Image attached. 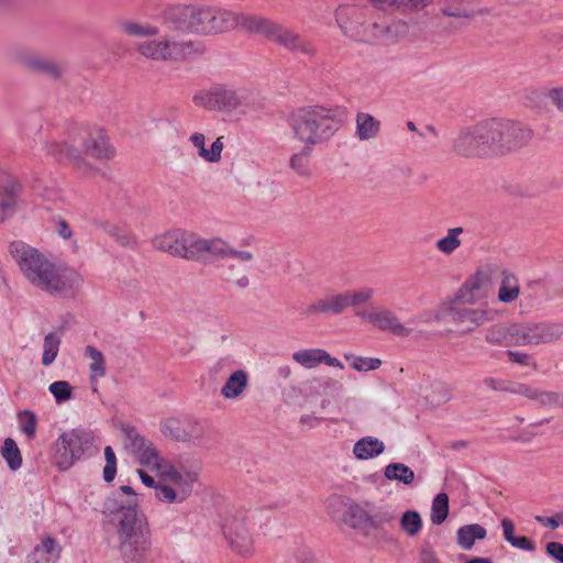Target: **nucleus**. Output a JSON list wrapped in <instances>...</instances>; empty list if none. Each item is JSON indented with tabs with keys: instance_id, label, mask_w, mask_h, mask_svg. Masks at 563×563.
<instances>
[{
	"instance_id": "44",
	"label": "nucleus",
	"mask_w": 563,
	"mask_h": 563,
	"mask_svg": "<svg viewBox=\"0 0 563 563\" xmlns=\"http://www.w3.org/2000/svg\"><path fill=\"white\" fill-rule=\"evenodd\" d=\"M487 530H456L455 541L460 549L470 551L477 540H483Z\"/></svg>"
},
{
	"instance_id": "9",
	"label": "nucleus",
	"mask_w": 563,
	"mask_h": 563,
	"mask_svg": "<svg viewBox=\"0 0 563 563\" xmlns=\"http://www.w3.org/2000/svg\"><path fill=\"white\" fill-rule=\"evenodd\" d=\"M373 295L374 290L369 287L330 294L311 301L302 309L301 314L306 318L318 314L338 316L350 307H357L361 303L367 302L372 299Z\"/></svg>"
},
{
	"instance_id": "50",
	"label": "nucleus",
	"mask_w": 563,
	"mask_h": 563,
	"mask_svg": "<svg viewBox=\"0 0 563 563\" xmlns=\"http://www.w3.org/2000/svg\"><path fill=\"white\" fill-rule=\"evenodd\" d=\"M36 553H42L45 560H57L62 552V547L51 537H46L34 549Z\"/></svg>"
},
{
	"instance_id": "25",
	"label": "nucleus",
	"mask_w": 563,
	"mask_h": 563,
	"mask_svg": "<svg viewBox=\"0 0 563 563\" xmlns=\"http://www.w3.org/2000/svg\"><path fill=\"white\" fill-rule=\"evenodd\" d=\"M563 393L555 390H547L540 387L527 384L523 397L532 401L539 409H556L560 408Z\"/></svg>"
},
{
	"instance_id": "20",
	"label": "nucleus",
	"mask_w": 563,
	"mask_h": 563,
	"mask_svg": "<svg viewBox=\"0 0 563 563\" xmlns=\"http://www.w3.org/2000/svg\"><path fill=\"white\" fill-rule=\"evenodd\" d=\"M356 316L372 323L382 331H388L397 336H409L411 329L402 325L398 317L391 310L374 308L372 310L356 311Z\"/></svg>"
},
{
	"instance_id": "29",
	"label": "nucleus",
	"mask_w": 563,
	"mask_h": 563,
	"mask_svg": "<svg viewBox=\"0 0 563 563\" xmlns=\"http://www.w3.org/2000/svg\"><path fill=\"white\" fill-rule=\"evenodd\" d=\"M485 341L494 346L515 345V323H496L486 330Z\"/></svg>"
},
{
	"instance_id": "42",
	"label": "nucleus",
	"mask_w": 563,
	"mask_h": 563,
	"mask_svg": "<svg viewBox=\"0 0 563 563\" xmlns=\"http://www.w3.org/2000/svg\"><path fill=\"white\" fill-rule=\"evenodd\" d=\"M312 146L302 144V148L290 157V167L301 176L309 175V161L312 153Z\"/></svg>"
},
{
	"instance_id": "14",
	"label": "nucleus",
	"mask_w": 563,
	"mask_h": 563,
	"mask_svg": "<svg viewBox=\"0 0 563 563\" xmlns=\"http://www.w3.org/2000/svg\"><path fill=\"white\" fill-rule=\"evenodd\" d=\"M452 151L464 157H483L489 155L482 122L462 129L452 141Z\"/></svg>"
},
{
	"instance_id": "4",
	"label": "nucleus",
	"mask_w": 563,
	"mask_h": 563,
	"mask_svg": "<svg viewBox=\"0 0 563 563\" xmlns=\"http://www.w3.org/2000/svg\"><path fill=\"white\" fill-rule=\"evenodd\" d=\"M47 153L56 161L71 164L79 173L88 175L95 167L88 163L82 153L99 161H108L114 156V148L109 139L102 133L90 134L82 143V151L63 142L52 143L47 146Z\"/></svg>"
},
{
	"instance_id": "26",
	"label": "nucleus",
	"mask_w": 563,
	"mask_h": 563,
	"mask_svg": "<svg viewBox=\"0 0 563 563\" xmlns=\"http://www.w3.org/2000/svg\"><path fill=\"white\" fill-rule=\"evenodd\" d=\"M230 247L231 246L221 239H202L197 235L194 261L202 260L206 254L217 260L229 258Z\"/></svg>"
},
{
	"instance_id": "45",
	"label": "nucleus",
	"mask_w": 563,
	"mask_h": 563,
	"mask_svg": "<svg viewBox=\"0 0 563 563\" xmlns=\"http://www.w3.org/2000/svg\"><path fill=\"white\" fill-rule=\"evenodd\" d=\"M154 496L158 501L173 504L183 503L184 493H176L170 483L158 481L157 486L154 489Z\"/></svg>"
},
{
	"instance_id": "47",
	"label": "nucleus",
	"mask_w": 563,
	"mask_h": 563,
	"mask_svg": "<svg viewBox=\"0 0 563 563\" xmlns=\"http://www.w3.org/2000/svg\"><path fill=\"white\" fill-rule=\"evenodd\" d=\"M197 479L195 473L186 472L177 474V477L173 478L169 483L176 493H184V500H186L192 492L194 483Z\"/></svg>"
},
{
	"instance_id": "32",
	"label": "nucleus",
	"mask_w": 563,
	"mask_h": 563,
	"mask_svg": "<svg viewBox=\"0 0 563 563\" xmlns=\"http://www.w3.org/2000/svg\"><path fill=\"white\" fill-rule=\"evenodd\" d=\"M249 374L244 369L234 371L221 387V395L225 399L239 398L247 388Z\"/></svg>"
},
{
	"instance_id": "53",
	"label": "nucleus",
	"mask_w": 563,
	"mask_h": 563,
	"mask_svg": "<svg viewBox=\"0 0 563 563\" xmlns=\"http://www.w3.org/2000/svg\"><path fill=\"white\" fill-rule=\"evenodd\" d=\"M48 389L58 404L64 402L71 397V386L66 380L54 382L49 385Z\"/></svg>"
},
{
	"instance_id": "1",
	"label": "nucleus",
	"mask_w": 563,
	"mask_h": 563,
	"mask_svg": "<svg viewBox=\"0 0 563 563\" xmlns=\"http://www.w3.org/2000/svg\"><path fill=\"white\" fill-rule=\"evenodd\" d=\"M9 252L23 277L34 287L53 296H73L82 284L84 279L76 269L56 265L23 241L11 242Z\"/></svg>"
},
{
	"instance_id": "34",
	"label": "nucleus",
	"mask_w": 563,
	"mask_h": 563,
	"mask_svg": "<svg viewBox=\"0 0 563 563\" xmlns=\"http://www.w3.org/2000/svg\"><path fill=\"white\" fill-rule=\"evenodd\" d=\"M384 451V442L369 435L357 440L353 446V454L357 460H371L380 455Z\"/></svg>"
},
{
	"instance_id": "64",
	"label": "nucleus",
	"mask_w": 563,
	"mask_h": 563,
	"mask_svg": "<svg viewBox=\"0 0 563 563\" xmlns=\"http://www.w3.org/2000/svg\"><path fill=\"white\" fill-rule=\"evenodd\" d=\"M297 561L299 563H316L317 558L314 553L309 549H303L297 553Z\"/></svg>"
},
{
	"instance_id": "49",
	"label": "nucleus",
	"mask_w": 563,
	"mask_h": 563,
	"mask_svg": "<svg viewBox=\"0 0 563 563\" xmlns=\"http://www.w3.org/2000/svg\"><path fill=\"white\" fill-rule=\"evenodd\" d=\"M161 430L165 437H169L175 441L183 442L184 419L168 418L162 423Z\"/></svg>"
},
{
	"instance_id": "17",
	"label": "nucleus",
	"mask_w": 563,
	"mask_h": 563,
	"mask_svg": "<svg viewBox=\"0 0 563 563\" xmlns=\"http://www.w3.org/2000/svg\"><path fill=\"white\" fill-rule=\"evenodd\" d=\"M104 511L112 516V522L118 523L119 528H143L147 525L136 503L122 505L115 495L107 499Z\"/></svg>"
},
{
	"instance_id": "6",
	"label": "nucleus",
	"mask_w": 563,
	"mask_h": 563,
	"mask_svg": "<svg viewBox=\"0 0 563 563\" xmlns=\"http://www.w3.org/2000/svg\"><path fill=\"white\" fill-rule=\"evenodd\" d=\"M488 154L504 155L528 144L531 131L510 120L481 121Z\"/></svg>"
},
{
	"instance_id": "59",
	"label": "nucleus",
	"mask_w": 563,
	"mask_h": 563,
	"mask_svg": "<svg viewBox=\"0 0 563 563\" xmlns=\"http://www.w3.org/2000/svg\"><path fill=\"white\" fill-rule=\"evenodd\" d=\"M534 520L547 528H558L560 526H563V512L555 514L551 517L545 516H536Z\"/></svg>"
},
{
	"instance_id": "16",
	"label": "nucleus",
	"mask_w": 563,
	"mask_h": 563,
	"mask_svg": "<svg viewBox=\"0 0 563 563\" xmlns=\"http://www.w3.org/2000/svg\"><path fill=\"white\" fill-rule=\"evenodd\" d=\"M125 563H144L150 541L144 530H117Z\"/></svg>"
},
{
	"instance_id": "19",
	"label": "nucleus",
	"mask_w": 563,
	"mask_h": 563,
	"mask_svg": "<svg viewBox=\"0 0 563 563\" xmlns=\"http://www.w3.org/2000/svg\"><path fill=\"white\" fill-rule=\"evenodd\" d=\"M492 275L488 271L478 269L455 294V302L473 305L487 295L492 287Z\"/></svg>"
},
{
	"instance_id": "60",
	"label": "nucleus",
	"mask_w": 563,
	"mask_h": 563,
	"mask_svg": "<svg viewBox=\"0 0 563 563\" xmlns=\"http://www.w3.org/2000/svg\"><path fill=\"white\" fill-rule=\"evenodd\" d=\"M155 470H157L159 472L161 476L165 481H168V483L173 478L177 477V474H179V471L175 466L169 464L167 461H165L164 459H162V466L155 467Z\"/></svg>"
},
{
	"instance_id": "38",
	"label": "nucleus",
	"mask_w": 563,
	"mask_h": 563,
	"mask_svg": "<svg viewBox=\"0 0 563 563\" xmlns=\"http://www.w3.org/2000/svg\"><path fill=\"white\" fill-rule=\"evenodd\" d=\"M384 476L389 481H398L411 485L415 481L413 471L404 463H390L384 468Z\"/></svg>"
},
{
	"instance_id": "12",
	"label": "nucleus",
	"mask_w": 563,
	"mask_h": 563,
	"mask_svg": "<svg viewBox=\"0 0 563 563\" xmlns=\"http://www.w3.org/2000/svg\"><path fill=\"white\" fill-rule=\"evenodd\" d=\"M562 338V323L549 321L515 323V346L548 344Z\"/></svg>"
},
{
	"instance_id": "35",
	"label": "nucleus",
	"mask_w": 563,
	"mask_h": 563,
	"mask_svg": "<svg viewBox=\"0 0 563 563\" xmlns=\"http://www.w3.org/2000/svg\"><path fill=\"white\" fill-rule=\"evenodd\" d=\"M356 131L355 135L360 141H367L375 139L380 129V122L372 114L366 112H358L356 114Z\"/></svg>"
},
{
	"instance_id": "54",
	"label": "nucleus",
	"mask_w": 563,
	"mask_h": 563,
	"mask_svg": "<svg viewBox=\"0 0 563 563\" xmlns=\"http://www.w3.org/2000/svg\"><path fill=\"white\" fill-rule=\"evenodd\" d=\"M106 466L103 468V479L110 483L117 474V457L113 449L108 445L104 448Z\"/></svg>"
},
{
	"instance_id": "3",
	"label": "nucleus",
	"mask_w": 563,
	"mask_h": 563,
	"mask_svg": "<svg viewBox=\"0 0 563 563\" xmlns=\"http://www.w3.org/2000/svg\"><path fill=\"white\" fill-rule=\"evenodd\" d=\"M165 22L181 32L197 35L219 34L234 27L235 13L207 4L170 5L163 12Z\"/></svg>"
},
{
	"instance_id": "23",
	"label": "nucleus",
	"mask_w": 563,
	"mask_h": 563,
	"mask_svg": "<svg viewBox=\"0 0 563 563\" xmlns=\"http://www.w3.org/2000/svg\"><path fill=\"white\" fill-rule=\"evenodd\" d=\"M292 360L305 368H314L321 363L332 367L343 368V364L336 357L331 356L323 349H302L292 354Z\"/></svg>"
},
{
	"instance_id": "10",
	"label": "nucleus",
	"mask_w": 563,
	"mask_h": 563,
	"mask_svg": "<svg viewBox=\"0 0 563 563\" xmlns=\"http://www.w3.org/2000/svg\"><path fill=\"white\" fill-rule=\"evenodd\" d=\"M342 508L341 521L350 528L378 527L390 525L394 515L388 511L373 512L369 505H360L356 503L345 504L340 496H332L328 500V509L331 516L335 517L334 508Z\"/></svg>"
},
{
	"instance_id": "41",
	"label": "nucleus",
	"mask_w": 563,
	"mask_h": 563,
	"mask_svg": "<svg viewBox=\"0 0 563 563\" xmlns=\"http://www.w3.org/2000/svg\"><path fill=\"white\" fill-rule=\"evenodd\" d=\"M463 233L462 227H455L448 230L444 238L439 239L435 243L437 249L443 254H452L456 249L461 246V240L459 236Z\"/></svg>"
},
{
	"instance_id": "18",
	"label": "nucleus",
	"mask_w": 563,
	"mask_h": 563,
	"mask_svg": "<svg viewBox=\"0 0 563 563\" xmlns=\"http://www.w3.org/2000/svg\"><path fill=\"white\" fill-rule=\"evenodd\" d=\"M335 20L342 32L355 41L366 38V10L357 7H340L335 12Z\"/></svg>"
},
{
	"instance_id": "58",
	"label": "nucleus",
	"mask_w": 563,
	"mask_h": 563,
	"mask_svg": "<svg viewBox=\"0 0 563 563\" xmlns=\"http://www.w3.org/2000/svg\"><path fill=\"white\" fill-rule=\"evenodd\" d=\"M422 520L415 510H407L400 519V528H421Z\"/></svg>"
},
{
	"instance_id": "5",
	"label": "nucleus",
	"mask_w": 563,
	"mask_h": 563,
	"mask_svg": "<svg viewBox=\"0 0 563 563\" xmlns=\"http://www.w3.org/2000/svg\"><path fill=\"white\" fill-rule=\"evenodd\" d=\"M245 25L251 32L264 35L289 53L300 54L309 59L317 55L311 40L286 25L258 16L249 18Z\"/></svg>"
},
{
	"instance_id": "61",
	"label": "nucleus",
	"mask_w": 563,
	"mask_h": 563,
	"mask_svg": "<svg viewBox=\"0 0 563 563\" xmlns=\"http://www.w3.org/2000/svg\"><path fill=\"white\" fill-rule=\"evenodd\" d=\"M441 13L445 16H452V18H464V19H473L474 13L468 12L465 9L462 8H451V7H444L441 9Z\"/></svg>"
},
{
	"instance_id": "22",
	"label": "nucleus",
	"mask_w": 563,
	"mask_h": 563,
	"mask_svg": "<svg viewBox=\"0 0 563 563\" xmlns=\"http://www.w3.org/2000/svg\"><path fill=\"white\" fill-rule=\"evenodd\" d=\"M352 538L358 545L369 550L399 549L397 540L387 530H355Z\"/></svg>"
},
{
	"instance_id": "2",
	"label": "nucleus",
	"mask_w": 563,
	"mask_h": 563,
	"mask_svg": "<svg viewBox=\"0 0 563 563\" xmlns=\"http://www.w3.org/2000/svg\"><path fill=\"white\" fill-rule=\"evenodd\" d=\"M343 123L344 117L340 109L318 104L297 108L287 117L292 137L312 147L328 143Z\"/></svg>"
},
{
	"instance_id": "7",
	"label": "nucleus",
	"mask_w": 563,
	"mask_h": 563,
	"mask_svg": "<svg viewBox=\"0 0 563 563\" xmlns=\"http://www.w3.org/2000/svg\"><path fill=\"white\" fill-rule=\"evenodd\" d=\"M93 445L92 431L82 428L65 431L54 442L52 462L59 471H67L84 455L91 454Z\"/></svg>"
},
{
	"instance_id": "33",
	"label": "nucleus",
	"mask_w": 563,
	"mask_h": 563,
	"mask_svg": "<svg viewBox=\"0 0 563 563\" xmlns=\"http://www.w3.org/2000/svg\"><path fill=\"white\" fill-rule=\"evenodd\" d=\"M117 27L120 32L130 37H145L148 40L157 36L159 33L158 27L153 24H142L128 19L119 20L117 22Z\"/></svg>"
},
{
	"instance_id": "48",
	"label": "nucleus",
	"mask_w": 563,
	"mask_h": 563,
	"mask_svg": "<svg viewBox=\"0 0 563 563\" xmlns=\"http://www.w3.org/2000/svg\"><path fill=\"white\" fill-rule=\"evenodd\" d=\"M18 194L19 185L15 181H10L4 187L3 192L0 195V208L4 213H12L14 211Z\"/></svg>"
},
{
	"instance_id": "40",
	"label": "nucleus",
	"mask_w": 563,
	"mask_h": 563,
	"mask_svg": "<svg viewBox=\"0 0 563 563\" xmlns=\"http://www.w3.org/2000/svg\"><path fill=\"white\" fill-rule=\"evenodd\" d=\"M449 515V497L445 493H439L432 500L430 520L432 525H442Z\"/></svg>"
},
{
	"instance_id": "24",
	"label": "nucleus",
	"mask_w": 563,
	"mask_h": 563,
	"mask_svg": "<svg viewBox=\"0 0 563 563\" xmlns=\"http://www.w3.org/2000/svg\"><path fill=\"white\" fill-rule=\"evenodd\" d=\"M131 445L137 451L139 462L142 466L161 467L162 459L158 451L145 438L133 430L128 432Z\"/></svg>"
},
{
	"instance_id": "63",
	"label": "nucleus",
	"mask_w": 563,
	"mask_h": 563,
	"mask_svg": "<svg viewBox=\"0 0 563 563\" xmlns=\"http://www.w3.org/2000/svg\"><path fill=\"white\" fill-rule=\"evenodd\" d=\"M549 98L558 107L559 110L563 111V87L551 89L549 91Z\"/></svg>"
},
{
	"instance_id": "27",
	"label": "nucleus",
	"mask_w": 563,
	"mask_h": 563,
	"mask_svg": "<svg viewBox=\"0 0 563 563\" xmlns=\"http://www.w3.org/2000/svg\"><path fill=\"white\" fill-rule=\"evenodd\" d=\"M229 547L243 558H251L254 553V540L250 530H222Z\"/></svg>"
},
{
	"instance_id": "62",
	"label": "nucleus",
	"mask_w": 563,
	"mask_h": 563,
	"mask_svg": "<svg viewBox=\"0 0 563 563\" xmlns=\"http://www.w3.org/2000/svg\"><path fill=\"white\" fill-rule=\"evenodd\" d=\"M547 553L560 563H563V544L560 542H549L547 544Z\"/></svg>"
},
{
	"instance_id": "31",
	"label": "nucleus",
	"mask_w": 563,
	"mask_h": 563,
	"mask_svg": "<svg viewBox=\"0 0 563 563\" xmlns=\"http://www.w3.org/2000/svg\"><path fill=\"white\" fill-rule=\"evenodd\" d=\"M520 295V284L518 277L507 271L504 269L500 273V285L498 289V300L501 303L510 305L514 303Z\"/></svg>"
},
{
	"instance_id": "15",
	"label": "nucleus",
	"mask_w": 563,
	"mask_h": 563,
	"mask_svg": "<svg viewBox=\"0 0 563 563\" xmlns=\"http://www.w3.org/2000/svg\"><path fill=\"white\" fill-rule=\"evenodd\" d=\"M455 302V298L444 309L446 317L455 324H466L467 331L482 327L496 318V312L492 309L470 308Z\"/></svg>"
},
{
	"instance_id": "57",
	"label": "nucleus",
	"mask_w": 563,
	"mask_h": 563,
	"mask_svg": "<svg viewBox=\"0 0 563 563\" xmlns=\"http://www.w3.org/2000/svg\"><path fill=\"white\" fill-rule=\"evenodd\" d=\"M526 385H527L526 383L501 379L497 391H505V393L519 395V396L523 397V391H525Z\"/></svg>"
},
{
	"instance_id": "52",
	"label": "nucleus",
	"mask_w": 563,
	"mask_h": 563,
	"mask_svg": "<svg viewBox=\"0 0 563 563\" xmlns=\"http://www.w3.org/2000/svg\"><path fill=\"white\" fill-rule=\"evenodd\" d=\"M20 430L29 438L34 439L36 434V416L30 410H23L19 413Z\"/></svg>"
},
{
	"instance_id": "28",
	"label": "nucleus",
	"mask_w": 563,
	"mask_h": 563,
	"mask_svg": "<svg viewBox=\"0 0 563 563\" xmlns=\"http://www.w3.org/2000/svg\"><path fill=\"white\" fill-rule=\"evenodd\" d=\"M189 141L197 148L198 155L208 163H219L224 148L223 136H219L211 144L210 148H206V137L202 133L195 132L190 135Z\"/></svg>"
},
{
	"instance_id": "56",
	"label": "nucleus",
	"mask_w": 563,
	"mask_h": 563,
	"mask_svg": "<svg viewBox=\"0 0 563 563\" xmlns=\"http://www.w3.org/2000/svg\"><path fill=\"white\" fill-rule=\"evenodd\" d=\"M507 356L509 361L512 363L520 364L523 366H537L536 362L533 361V357L528 353L508 350Z\"/></svg>"
},
{
	"instance_id": "55",
	"label": "nucleus",
	"mask_w": 563,
	"mask_h": 563,
	"mask_svg": "<svg viewBox=\"0 0 563 563\" xmlns=\"http://www.w3.org/2000/svg\"><path fill=\"white\" fill-rule=\"evenodd\" d=\"M505 539L515 548L533 551L534 544L528 538L515 534V530H504Z\"/></svg>"
},
{
	"instance_id": "36",
	"label": "nucleus",
	"mask_w": 563,
	"mask_h": 563,
	"mask_svg": "<svg viewBox=\"0 0 563 563\" xmlns=\"http://www.w3.org/2000/svg\"><path fill=\"white\" fill-rule=\"evenodd\" d=\"M84 355L90 360L89 371H90V383L95 385L98 383L100 378L106 376L107 367H106V358L101 351H99L93 345H87L85 347Z\"/></svg>"
},
{
	"instance_id": "37",
	"label": "nucleus",
	"mask_w": 563,
	"mask_h": 563,
	"mask_svg": "<svg viewBox=\"0 0 563 563\" xmlns=\"http://www.w3.org/2000/svg\"><path fill=\"white\" fill-rule=\"evenodd\" d=\"M207 440V429L201 422L191 418H184L183 442H191L197 445H202Z\"/></svg>"
},
{
	"instance_id": "13",
	"label": "nucleus",
	"mask_w": 563,
	"mask_h": 563,
	"mask_svg": "<svg viewBox=\"0 0 563 563\" xmlns=\"http://www.w3.org/2000/svg\"><path fill=\"white\" fill-rule=\"evenodd\" d=\"M197 234L180 229L172 230L153 239V246L157 251L188 261L195 260Z\"/></svg>"
},
{
	"instance_id": "39",
	"label": "nucleus",
	"mask_w": 563,
	"mask_h": 563,
	"mask_svg": "<svg viewBox=\"0 0 563 563\" xmlns=\"http://www.w3.org/2000/svg\"><path fill=\"white\" fill-rule=\"evenodd\" d=\"M429 389L430 391L426 395V399L432 406H440L452 397V388L444 382L435 380L430 384Z\"/></svg>"
},
{
	"instance_id": "30",
	"label": "nucleus",
	"mask_w": 563,
	"mask_h": 563,
	"mask_svg": "<svg viewBox=\"0 0 563 563\" xmlns=\"http://www.w3.org/2000/svg\"><path fill=\"white\" fill-rule=\"evenodd\" d=\"M448 545L440 531L430 532L419 549L418 563H442L434 548Z\"/></svg>"
},
{
	"instance_id": "21",
	"label": "nucleus",
	"mask_w": 563,
	"mask_h": 563,
	"mask_svg": "<svg viewBox=\"0 0 563 563\" xmlns=\"http://www.w3.org/2000/svg\"><path fill=\"white\" fill-rule=\"evenodd\" d=\"M19 62L26 69L54 80L60 78L65 73V66L62 63L33 52H21Z\"/></svg>"
},
{
	"instance_id": "43",
	"label": "nucleus",
	"mask_w": 563,
	"mask_h": 563,
	"mask_svg": "<svg viewBox=\"0 0 563 563\" xmlns=\"http://www.w3.org/2000/svg\"><path fill=\"white\" fill-rule=\"evenodd\" d=\"M60 342V338L54 332L45 335L42 356V364L44 366H49L55 361L59 351Z\"/></svg>"
},
{
	"instance_id": "11",
	"label": "nucleus",
	"mask_w": 563,
	"mask_h": 563,
	"mask_svg": "<svg viewBox=\"0 0 563 563\" xmlns=\"http://www.w3.org/2000/svg\"><path fill=\"white\" fill-rule=\"evenodd\" d=\"M246 91L224 84L212 85L195 93L192 102L209 111L232 113L245 103Z\"/></svg>"
},
{
	"instance_id": "51",
	"label": "nucleus",
	"mask_w": 563,
	"mask_h": 563,
	"mask_svg": "<svg viewBox=\"0 0 563 563\" xmlns=\"http://www.w3.org/2000/svg\"><path fill=\"white\" fill-rule=\"evenodd\" d=\"M344 358L352 360L351 366L357 372H368L377 369L382 365L380 358L355 356L353 354H345Z\"/></svg>"
},
{
	"instance_id": "46",
	"label": "nucleus",
	"mask_w": 563,
	"mask_h": 563,
	"mask_svg": "<svg viewBox=\"0 0 563 563\" xmlns=\"http://www.w3.org/2000/svg\"><path fill=\"white\" fill-rule=\"evenodd\" d=\"M2 457L8 463L9 467L12 471H15L21 467L22 465V457L20 450L15 443V441L11 438H8L4 440L3 448H2Z\"/></svg>"
},
{
	"instance_id": "8",
	"label": "nucleus",
	"mask_w": 563,
	"mask_h": 563,
	"mask_svg": "<svg viewBox=\"0 0 563 563\" xmlns=\"http://www.w3.org/2000/svg\"><path fill=\"white\" fill-rule=\"evenodd\" d=\"M135 49L146 59L164 63L183 62L198 52L194 42L178 41L168 35L141 41Z\"/></svg>"
}]
</instances>
